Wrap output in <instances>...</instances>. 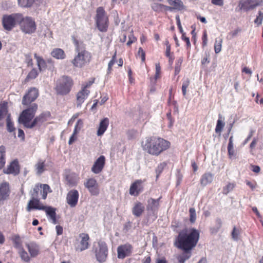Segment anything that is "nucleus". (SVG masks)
<instances>
[{
    "label": "nucleus",
    "mask_w": 263,
    "mask_h": 263,
    "mask_svg": "<svg viewBox=\"0 0 263 263\" xmlns=\"http://www.w3.org/2000/svg\"><path fill=\"white\" fill-rule=\"evenodd\" d=\"M138 54L141 57V60L144 62L145 60V53L143 49L140 47L138 49Z\"/></svg>",
    "instance_id": "nucleus-59"
},
{
    "label": "nucleus",
    "mask_w": 263,
    "mask_h": 263,
    "mask_svg": "<svg viewBox=\"0 0 263 263\" xmlns=\"http://www.w3.org/2000/svg\"><path fill=\"white\" fill-rule=\"evenodd\" d=\"M122 246L123 249L124 250V251L126 253V254H127V256L130 255L132 252V246L129 243H126L124 245H122Z\"/></svg>",
    "instance_id": "nucleus-54"
},
{
    "label": "nucleus",
    "mask_w": 263,
    "mask_h": 263,
    "mask_svg": "<svg viewBox=\"0 0 263 263\" xmlns=\"http://www.w3.org/2000/svg\"><path fill=\"white\" fill-rule=\"evenodd\" d=\"M190 81V80L187 78L185 80H183L182 82V92L183 96H185L186 95V88L189 86Z\"/></svg>",
    "instance_id": "nucleus-46"
},
{
    "label": "nucleus",
    "mask_w": 263,
    "mask_h": 263,
    "mask_svg": "<svg viewBox=\"0 0 263 263\" xmlns=\"http://www.w3.org/2000/svg\"><path fill=\"white\" fill-rule=\"evenodd\" d=\"M51 55L52 57L58 60H63L66 57L64 50L58 48L53 49L51 52Z\"/></svg>",
    "instance_id": "nucleus-30"
},
{
    "label": "nucleus",
    "mask_w": 263,
    "mask_h": 263,
    "mask_svg": "<svg viewBox=\"0 0 263 263\" xmlns=\"http://www.w3.org/2000/svg\"><path fill=\"white\" fill-rule=\"evenodd\" d=\"M40 191L43 199H46L47 198L48 192H51L50 186L46 184H40Z\"/></svg>",
    "instance_id": "nucleus-33"
},
{
    "label": "nucleus",
    "mask_w": 263,
    "mask_h": 263,
    "mask_svg": "<svg viewBox=\"0 0 263 263\" xmlns=\"http://www.w3.org/2000/svg\"><path fill=\"white\" fill-rule=\"evenodd\" d=\"M44 209H42V210L45 212L49 220H50L51 222L54 224H57L58 223V221L56 218V208L51 206L46 205H44Z\"/></svg>",
    "instance_id": "nucleus-21"
},
{
    "label": "nucleus",
    "mask_w": 263,
    "mask_h": 263,
    "mask_svg": "<svg viewBox=\"0 0 263 263\" xmlns=\"http://www.w3.org/2000/svg\"><path fill=\"white\" fill-rule=\"evenodd\" d=\"M40 185L36 184L35 185L33 190L30 192L31 198L39 199L38 194L39 192L40 191Z\"/></svg>",
    "instance_id": "nucleus-43"
},
{
    "label": "nucleus",
    "mask_w": 263,
    "mask_h": 263,
    "mask_svg": "<svg viewBox=\"0 0 263 263\" xmlns=\"http://www.w3.org/2000/svg\"><path fill=\"white\" fill-rule=\"evenodd\" d=\"M109 121L107 118H104L100 121L97 133L98 136H101L104 134L109 125Z\"/></svg>",
    "instance_id": "nucleus-25"
},
{
    "label": "nucleus",
    "mask_w": 263,
    "mask_h": 263,
    "mask_svg": "<svg viewBox=\"0 0 263 263\" xmlns=\"http://www.w3.org/2000/svg\"><path fill=\"white\" fill-rule=\"evenodd\" d=\"M262 3V0H241L239 2L238 7L239 10L248 12L257 6H260Z\"/></svg>",
    "instance_id": "nucleus-10"
},
{
    "label": "nucleus",
    "mask_w": 263,
    "mask_h": 263,
    "mask_svg": "<svg viewBox=\"0 0 263 263\" xmlns=\"http://www.w3.org/2000/svg\"><path fill=\"white\" fill-rule=\"evenodd\" d=\"M18 254L22 261L25 262H28L30 261V257L28 253L23 248H21L18 251Z\"/></svg>",
    "instance_id": "nucleus-36"
},
{
    "label": "nucleus",
    "mask_w": 263,
    "mask_h": 263,
    "mask_svg": "<svg viewBox=\"0 0 263 263\" xmlns=\"http://www.w3.org/2000/svg\"><path fill=\"white\" fill-rule=\"evenodd\" d=\"M118 257L123 259L127 256V254L124 251L122 245L119 246L117 248Z\"/></svg>",
    "instance_id": "nucleus-45"
},
{
    "label": "nucleus",
    "mask_w": 263,
    "mask_h": 263,
    "mask_svg": "<svg viewBox=\"0 0 263 263\" xmlns=\"http://www.w3.org/2000/svg\"><path fill=\"white\" fill-rule=\"evenodd\" d=\"M28 106L26 109L22 111L18 118V123L22 124L26 128L30 122L34 118L38 109V105L35 103L29 104Z\"/></svg>",
    "instance_id": "nucleus-5"
},
{
    "label": "nucleus",
    "mask_w": 263,
    "mask_h": 263,
    "mask_svg": "<svg viewBox=\"0 0 263 263\" xmlns=\"http://www.w3.org/2000/svg\"><path fill=\"white\" fill-rule=\"evenodd\" d=\"M50 116V113L49 111L43 112L36 117H34L32 122L29 123L26 128L31 129L36 126L40 127Z\"/></svg>",
    "instance_id": "nucleus-12"
},
{
    "label": "nucleus",
    "mask_w": 263,
    "mask_h": 263,
    "mask_svg": "<svg viewBox=\"0 0 263 263\" xmlns=\"http://www.w3.org/2000/svg\"><path fill=\"white\" fill-rule=\"evenodd\" d=\"M190 213V221L191 223H194L196 219V213L195 209L191 208L189 209Z\"/></svg>",
    "instance_id": "nucleus-48"
},
{
    "label": "nucleus",
    "mask_w": 263,
    "mask_h": 263,
    "mask_svg": "<svg viewBox=\"0 0 263 263\" xmlns=\"http://www.w3.org/2000/svg\"><path fill=\"white\" fill-rule=\"evenodd\" d=\"M34 58L36 60L37 66L40 71H42L46 67V63L43 58L41 57L38 56L36 53L34 54Z\"/></svg>",
    "instance_id": "nucleus-32"
},
{
    "label": "nucleus",
    "mask_w": 263,
    "mask_h": 263,
    "mask_svg": "<svg viewBox=\"0 0 263 263\" xmlns=\"http://www.w3.org/2000/svg\"><path fill=\"white\" fill-rule=\"evenodd\" d=\"M127 137L129 139L135 138L137 135V131L134 129L129 130L127 133Z\"/></svg>",
    "instance_id": "nucleus-58"
},
{
    "label": "nucleus",
    "mask_w": 263,
    "mask_h": 263,
    "mask_svg": "<svg viewBox=\"0 0 263 263\" xmlns=\"http://www.w3.org/2000/svg\"><path fill=\"white\" fill-rule=\"evenodd\" d=\"M39 96V90L35 87L29 88L23 96L22 104L24 106H27L34 102Z\"/></svg>",
    "instance_id": "nucleus-11"
},
{
    "label": "nucleus",
    "mask_w": 263,
    "mask_h": 263,
    "mask_svg": "<svg viewBox=\"0 0 263 263\" xmlns=\"http://www.w3.org/2000/svg\"><path fill=\"white\" fill-rule=\"evenodd\" d=\"M44 162L40 160L38 162L35 164V167L36 171V174L40 175H41L43 172L44 171Z\"/></svg>",
    "instance_id": "nucleus-40"
},
{
    "label": "nucleus",
    "mask_w": 263,
    "mask_h": 263,
    "mask_svg": "<svg viewBox=\"0 0 263 263\" xmlns=\"http://www.w3.org/2000/svg\"><path fill=\"white\" fill-rule=\"evenodd\" d=\"M202 46H205L207 45V42H208V35L206 33V31L204 30L203 32L202 36Z\"/></svg>",
    "instance_id": "nucleus-61"
},
{
    "label": "nucleus",
    "mask_w": 263,
    "mask_h": 263,
    "mask_svg": "<svg viewBox=\"0 0 263 263\" xmlns=\"http://www.w3.org/2000/svg\"><path fill=\"white\" fill-rule=\"evenodd\" d=\"M92 249L96 259L99 263H102L106 261L108 255V248L105 242L101 240L98 241V247L93 246Z\"/></svg>",
    "instance_id": "nucleus-9"
},
{
    "label": "nucleus",
    "mask_w": 263,
    "mask_h": 263,
    "mask_svg": "<svg viewBox=\"0 0 263 263\" xmlns=\"http://www.w3.org/2000/svg\"><path fill=\"white\" fill-rule=\"evenodd\" d=\"M181 39L186 42L187 48L191 47V43L189 37L185 36V33L181 34Z\"/></svg>",
    "instance_id": "nucleus-60"
},
{
    "label": "nucleus",
    "mask_w": 263,
    "mask_h": 263,
    "mask_svg": "<svg viewBox=\"0 0 263 263\" xmlns=\"http://www.w3.org/2000/svg\"><path fill=\"white\" fill-rule=\"evenodd\" d=\"M9 115L11 114L9 113L8 102L3 101L0 103V127L4 126V119L7 118Z\"/></svg>",
    "instance_id": "nucleus-20"
},
{
    "label": "nucleus",
    "mask_w": 263,
    "mask_h": 263,
    "mask_svg": "<svg viewBox=\"0 0 263 263\" xmlns=\"http://www.w3.org/2000/svg\"><path fill=\"white\" fill-rule=\"evenodd\" d=\"M17 136L18 138H20L22 141H24L25 135L23 130L21 128H18Z\"/></svg>",
    "instance_id": "nucleus-63"
},
{
    "label": "nucleus",
    "mask_w": 263,
    "mask_h": 263,
    "mask_svg": "<svg viewBox=\"0 0 263 263\" xmlns=\"http://www.w3.org/2000/svg\"><path fill=\"white\" fill-rule=\"evenodd\" d=\"M21 20L19 21L21 30L26 34H32L36 29L35 21L29 16L24 17L21 13Z\"/></svg>",
    "instance_id": "nucleus-8"
},
{
    "label": "nucleus",
    "mask_w": 263,
    "mask_h": 263,
    "mask_svg": "<svg viewBox=\"0 0 263 263\" xmlns=\"http://www.w3.org/2000/svg\"><path fill=\"white\" fill-rule=\"evenodd\" d=\"M152 10L156 12H161L163 11L164 5L158 3H153L151 5Z\"/></svg>",
    "instance_id": "nucleus-39"
},
{
    "label": "nucleus",
    "mask_w": 263,
    "mask_h": 263,
    "mask_svg": "<svg viewBox=\"0 0 263 263\" xmlns=\"http://www.w3.org/2000/svg\"><path fill=\"white\" fill-rule=\"evenodd\" d=\"M239 231L234 227L231 233V236L232 239L235 241H238L239 239Z\"/></svg>",
    "instance_id": "nucleus-53"
},
{
    "label": "nucleus",
    "mask_w": 263,
    "mask_h": 263,
    "mask_svg": "<svg viewBox=\"0 0 263 263\" xmlns=\"http://www.w3.org/2000/svg\"><path fill=\"white\" fill-rule=\"evenodd\" d=\"M137 39L133 35L130 34L128 36V41L126 45L128 46H130L132 44L136 41Z\"/></svg>",
    "instance_id": "nucleus-62"
},
{
    "label": "nucleus",
    "mask_w": 263,
    "mask_h": 263,
    "mask_svg": "<svg viewBox=\"0 0 263 263\" xmlns=\"http://www.w3.org/2000/svg\"><path fill=\"white\" fill-rule=\"evenodd\" d=\"M73 85V81L70 77L63 76L57 80L55 89L58 95L64 96L70 92Z\"/></svg>",
    "instance_id": "nucleus-4"
},
{
    "label": "nucleus",
    "mask_w": 263,
    "mask_h": 263,
    "mask_svg": "<svg viewBox=\"0 0 263 263\" xmlns=\"http://www.w3.org/2000/svg\"><path fill=\"white\" fill-rule=\"evenodd\" d=\"M34 0H18V5L24 8H28L32 6Z\"/></svg>",
    "instance_id": "nucleus-41"
},
{
    "label": "nucleus",
    "mask_w": 263,
    "mask_h": 263,
    "mask_svg": "<svg viewBox=\"0 0 263 263\" xmlns=\"http://www.w3.org/2000/svg\"><path fill=\"white\" fill-rule=\"evenodd\" d=\"M168 4L173 6L174 9L182 10L184 8V5L181 0H167Z\"/></svg>",
    "instance_id": "nucleus-31"
},
{
    "label": "nucleus",
    "mask_w": 263,
    "mask_h": 263,
    "mask_svg": "<svg viewBox=\"0 0 263 263\" xmlns=\"http://www.w3.org/2000/svg\"><path fill=\"white\" fill-rule=\"evenodd\" d=\"M258 14V15L254 20V23L257 25H259L261 24L262 21L263 20V13L259 11Z\"/></svg>",
    "instance_id": "nucleus-55"
},
{
    "label": "nucleus",
    "mask_w": 263,
    "mask_h": 263,
    "mask_svg": "<svg viewBox=\"0 0 263 263\" xmlns=\"http://www.w3.org/2000/svg\"><path fill=\"white\" fill-rule=\"evenodd\" d=\"M11 191L9 183L8 182L4 181L0 183V203L3 204L4 202L9 199Z\"/></svg>",
    "instance_id": "nucleus-14"
},
{
    "label": "nucleus",
    "mask_w": 263,
    "mask_h": 263,
    "mask_svg": "<svg viewBox=\"0 0 263 263\" xmlns=\"http://www.w3.org/2000/svg\"><path fill=\"white\" fill-rule=\"evenodd\" d=\"M183 178V175H182L180 170H177V172L176 174V186H178L180 184Z\"/></svg>",
    "instance_id": "nucleus-56"
},
{
    "label": "nucleus",
    "mask_w": 263,
    "mask_h": 263,
    "mask_svg": "<svg viewBox=\"0 0 263 263\" xmlns=\"http://www.w3.org/2000/svg\"><path fill=\"white\" fill-rule=\"evenodd\" d=\"M38 76V72L37 70L35 68H33L28 74L27 76L25 82H27L30 80L35 79Z\"/></svg>",
    "instance_id": "nucleus-38"
},
{
    "label": "nucleus",
    "mask_w": 263,
    "mask_h": 263,
    "mask_svg": "<svg viewBox=\"0 0 263 263\" xmlns=\"http://www.w3.org/2000/svg\"><path fill=\"white\" fill-rule=\"evenodd\" d=\"M3 173L6 174H13L14 176L20 173V165L17 159L12 161L7 168L3 170Z\"/></svg>",
    "instance_id": "nucleus-17"
},
{
    "label": "nucleus",
    "mask_w": 263,
    "mask_h": 263,
    "mask_svg": "<svg viewBox=\"0 0 263 263\" xmlns=\"http://www.w3.org/2000/svg\"><path fill=\"white\" fill-rule=\"evenodd\" d=\"M166 166V163L165 162H163L160 163L158 165L157 168H156V173L157 174V178L159 177L160 174L162 172L164 167Z\"/></svg>",
    "instance_id": "nucleus-50"
},
{
    "label": "nucleus",
    "mask_w": 263,
    "mask_h": 263,
    "mask_svg": "<svg viewBox=\"0 0 263 263\" xmlns=\"http://www.w3.org/2000/svg\"><path fill=\"white\" fill-rule=\"evenodd\" d=\"M74 43L76 46V51L78 54L72 60L71 63L74 67L81 68L89 63L91 55L88 51L85 49H80L78 41L74 40Z\"/></svg>",
    "instance_id": "nucleus-3"
},
{
    "label": "nucleus",
    "mask_w": 263,
    "mask_h": 263,
    "mask_svg": "<svg viewBox=\"0 0 263 263\" xmlns=\"http://www.w3.org/2000/svg\"><path fill=\"white\" fill-rule=\"evenodd\" d=\"M80 237L81 238L80 241V251L82 252L89 248V243L88 240L89 239V235L86 233H81L80 234Z\"/></svg>",
    "instance_id": "nucleus-26"
},
{
    "label": "nucleus",
    "mask_w": 263,
    "mask_h": 263,
    "mask_svg": "<svg viewBox=\"0 0 263 263\" xmlns=\"http://www.w3.org/2000/svg\"><path fill=\"white\" fill-rule=\"evenodd\" d=\"M183 57H181L178 58V59L177 60L176 63H175V74L177 75L179 74V73L180 71L181 70V66L183 62Z\"/></svg>",
    "instance_id": "nucleus-42"
},
{
    "label": "nucleus",
    "mask_w": 263,
    "mask_h": 263,
    "mask_svg": "<svg viewBox=\"0 0 263 263\" xmlns=\"http://www.w3.org/2000/svg\"><path fill=\"white\" fill-rule=\"evenodd\" d=\"M213 180V175L210 173H205L201 176L200 178V184L202 186H205L207 184L211 183Z\"/></svg>",
    "instance_id": "nucleus-29"
},
{
    "label": "nucleus",
    "mask_w": 263,
    "mask_h": 263,
    "mask_svg": "<svg viewBox=\"0 0 263 263\" xmlns=\"http://www.w3.org/2000/svg\"><path fill=\"white\" fill-rule=\"evenodd\" d=\"M83 126V121L82 119H79L75 126L73 130L74 134H78Z\"/></svg>",
    "instance_id": "nucleus-44"
},
{
    "label": "nucleus",
    "mask_w": 263,
    "mask_h": 263,
    "mask_svg": "<svg viewBox=\"0 0 263 263\" xmlns=\"http://www.w3.org/2000/svg\"><path fill=\"white\" fill-rule=\"evenodd\" d=\"M221 43L222 40L220 39L219 40L216 39L215 45H214V49L216 53H219L221 50Z\"/></svg>",
    "instance_id": "nucleus-51"
},
{
    "label": "nucleus",
    "mask_w": 263,
    "mask_h": 263,
    "mask_svg": "<svg viewBox=\"0 0 263 263\" xmlns=\"http://www.w3.org/2000/svg\"><path fill=\"white\" fill-rule=\"evenodd\" d=\"M5 147L3 145L0 146V170H1L5 164Z\"/></svg>",
    "instance_id": "nucleus-35"
},
{
    "label": "nucleus",
    "mask_w": 263,
    "mask_h": 263,
    "mask_svg": "<svg viewBox=\"0 0 263 263\" xmlns=\"http://www.w3.org/2000/svg\"><path fill=\"white\" fill-rule=\"evenodd\" d=\"M21 13H16L11 14H4L2 18V24L5 30L10 31L18 24L21 20Z\"/></svg>",
    "instance_id": "nucleus-7"
},
{
    "label": "nucleus",
    "mask_w": 263,
    "mask_h": 263,
    "mask_svg": "<svg viewBox=\"0 0 263 263\" xmlns=\"http://www.w3.org/2000/svg\"><path fill=\"white\" fill-rule=\"evenodd\" d=\"M199 232L195 228L185 229L181 231L176 237L175 246L180 250H192L199 239Z\"/></svg>",
    "instance_id": "nucleus-1"
},
{
    "label": "nucleus",
    "mask_w": 263,
    "mask_h": 263,
    "mask_svg": "<svg viewBox=\"0 0 263 263\" xmlns=\"http://www.w3.org/2000/svg\"><path fill=\"white\" fill-rule=\"evenodd\" d=\"M170 143L165 139L158 137H151L146 138L143 145V149L153 156H158L169 148Z\"/></svg>",
    "instance_id": "nucleus-2"
},
{
    "label": "nucleus",
    "mask_w": 263,
    "mask_h": 263,
    "mask_svg": "<svg viewBox=\"0 0 263 263\" xmlns=\"http://www.w3.org/2000/svg\"><path fill=\"white\" fill-rule=\"evenodd\" d=\"M224 126V123H223L221 120L218 119L217 121V124L215 128V132L216 133H220Z\"/></svg>",
    "instance_id": "nucleus-49"
},
{
    "label": "nucleus",
    "mask_w": 263,
    "mask_h": 263,
    "mask_svg": "<svg viewBox=\"0 0 263 263\" xmlns=\"http://www.w3.org/2000/svg\"><path fill=\"white\" fill-rule=\"evenodd\" d=\"M66 184L70 187L76 186L78 183L79 177L75 173H69L65 176Z\"/></svg>",
    "instance_id": "nucleus-24"
},
{
    "label": "nucleus",
    "mask_w": 263,
    "mask_h": 263,
    "mask_svg": "<svg viewBox=\"0 0 263 263\" xmlns=\"http://www.w3.org/2000/svg\"><path fill=\"white\" fill-rule=\"evenodd\" d=\"M211 3L213 5L222 6L223 5V0H211Z\"/></svg>",
    "instance_id": "nucleus-64"
},
{
    "label": "nucleus",
    "mask_w": 263,
    "mask_h": 263,
    "mask_svg": "<svg viewBox=\"0 0 263 263\" xmlns=\"http://www.w3.org/2000/svg\"><path fill=\"white\" fill-rule=\"evenodd\" d=\"M143 182L141 179L136 180L130 185L129 194L132 196H137L143 191Z\"/></svg>",
    "instance_id": "nucleus-16"
},
{
    "label": "nucleus",
    "mask_w": 263,
    "mask_h": 263,
    "mask_svg": "<svg viewBox=\"0 0 263 263\" xmlns=\"http://www.w3.org/2000/svg\"><path fill=\"white\" fill-rule=\"evenodd\" d=\"M26 247L32 257H35L39 254L40 247L36 243L32 242L27 243Z\"/></svg>",
    "instance_id": "nucleus-27"
},
{
    "label": "nucleus",
    "mask_w": 263,
    "mask_h": 263,
    "mask_svg": "<svg viewBox=\"0 0 263 263\" xmlns=\"http://www.w3.org/2000/svg\"><path fill=\"white\" fill-rule=\"evenodd\" d=\"M7 130L9 133L14 132L15 128L14 126V123L11 120V115H9L6 120Z\"/></svg>",
    "instance_id": "nucleus-34"
},
{
    "label": "nucleus",
    "mask_w": 263,
    "mask_h": 263,
    "mask_svg": "<svg viewBox=\"0 0 263 263\" xmlns=\"http://www.w3.org/2000/svg\"><path fill=\"white\" fill-rule=\"evenodd\" d=\"M97 27L102 32H106L108 27V18L103 7H99L96 10L95 17Z\"/></svg>",
    "instance_id": "nucleus-6"
},
{
    "label": "nucleus",
    "mask_w": 263,
    "mask_h": 263,
    "mask_svg": "<svg viewBox=\"0 0 263 263\" xmlns=\"http://www.w3.org/2000/svg\"><path fill=\"white\" fill-rule=\"evenodd\" d=\"M234 187L233 183H229L226 186L223 187L222 190V193L224 195H227L229 192L233 190Z\"/></svg>",
    "instance_id": "nucleus-47"
},
{
    "label": "nucleus",
    "mask_w": 263,
    "mask_h": 263,
    "mask_svg": "<svg viewBox=\"0 0 263 263\" xmlns=\"http://www.w3.org/2000/svg\"><path fill=\"white\" fill-rule=\"evenodd\" d=\"M105 164V158L103 155L100 156L94 162L91 167V171L98 174L103 170Z\"/></svg>",
    "instance_id": "nucleus-18"
},
{
    "label": "nucleus",
    "mask_w": 263,
    "mask_h": 263,
    "mask_svg": "<svg viewBox=\"0 0 263 263\" xmlns=\"http://www.w3.org/2000/svg\"><path fill=\"white\" fill-rule=\"evenodd\" d=\"M79 194L77 190H71L67 194L66 202L71 208L75 207L78 202Z\"/></svg>",
    "instance_id": "nucleus-15"
},
{
    "label": "nucleus",
    "mask_w": 263,
    "mask_h": 263,
    "mask_svg": "<svg viewBox=\"0 0 263 263\" xmlns=\"http://www.w3.org/2000/svg\"><path fill=\"white\" fill-rule=\"evenodd\" d=\"M25 62L27 63L28 66H32L33 62L31 55L30 53L25 54Z\"/></svg>",
    "instance_id": "nucleus-57"
},
{
    "label": "nucleus",
    "mask_w": 263,
    "mask_h": 263,
    "mask_svg": "<svg viewBox=\"0 0 263 263\" xmlns=\"http://www.w3.org/2000/svg\"><path fill=\"white\" fill-rule=\"evenodd\" d=\"M44 205L41 203L39 199L31 198L28 203L26 210L28 212L35 210H42L44 209Z\"/></svg>",
    "instance_id": "nucleus-19"
},
{
    "label": "nucleus",
    "mask_w": 263,
    "mask_h": 263,
    "mask_svg": "<svg viewBox=\"0 0 263 263\" xmlns=\"http://www.w3.org/2000/svg\"><path fill=\"white\" fill-rule=\"evenodd\" d=\"M84 186L92 196H97L99 194V189L97 180L93 178H89L84 183Z\"/></svg>",
    "instance_id": "nucleus-13"
},
{
    "label": "nucleus",
    "mask_w": 263,
    "mask_h": 263,
    "mask_svg": "<svg viewBox=\"0 0 263 263\" xmlns=\"http://www.w3.org/2000/svg\"><path fill=\"white\" fill-rule=\"evenodd\" d=\"M144 209L145 207L141 202H137L132 208V213L135 216L139 217L141 216Z\"/></svg>",
    "instance_id": "nucleus-28"
},
{
    "label": "nucleus",
    "mask_w": 263,
    "mask_h": 263,
    "mask_svg": "<svg viewBox=\"0 0 263 263\" xmlns=\"http://www.w3.org/2000/svg\"><path fill=\"white\" fill-rule=\"evenodd\" d=\"M89 93V91L85 88H82V90L80 91L77 95V107H81L82 104L87 98Z\"/></svg>",
    "instance_id": "nucleus-23"
},
{
    "label": "nucleus",
    "mask_w": 263,
    "mask_h": 263,
    "mask_svg": "<svg viewBox=\"0 0 263 263\" xmlns=\"http://www.w3.org/2000/svg\"><path fill=\"white\" fill-rule=\"evenodd\" d=\"M233 138V135H232L229 138V143H228V155H229L230 158H232V157L234 155Z\"/></svg>",
    "instance_id": "nucleus-37"
},
{
    "label": "nucleus",
    "mask_w": 263,
    "mask_h": 263,
    "mask_svg": "<svg viewBox=\"0 0 263 263\" xmlns=\"http://www.w3.org/2000/svg\"><path fill=\"white\" fill-rule=\"evenodd\" d=\"M161 198V197H160L157 199H155L152 198H149L147 200V205L146 206L147 210L153 213L157 211L159 207V202Z\"/></svg>",
    "instance_id": "nucleus-22"
},
{
    "label": "nucleus",
    "mask_w": 263,
    "mask_h": 263,
    "mask_svg": "<svg viewBox=\"0 0 263 263\" xmlns=\"http://www.w3.org/2000/svg\"><path fill=\"white\" fill-rule=\"evenodd\" d=\"M183 252L180 255L183 257V259L186 261L189 259L192 256V250H182Z\"/></svg>",
    "instance_id": "nucleus-52"
}]
</instances>
